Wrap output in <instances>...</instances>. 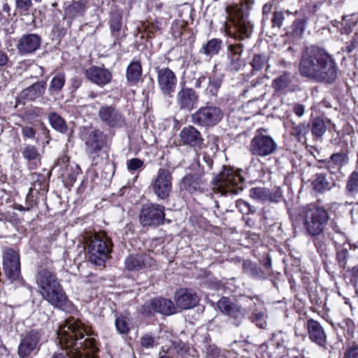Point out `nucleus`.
Masks as SVG:
<instances>
[{
  "mask_svg": "<svg viewBox=\"0 0 358 358\" xmlns=\"http://www.w3.org/2000/svg\"><path fill=\"white\" fill-rule=\"evenodd\" d=\"M244 45L241 42L230 44L227 48V58L229 60L228 68L230 71H238L244 64L241 58Z\"/></svg>",
  "mask_w": 358,
  "mask_h": 358,
  "instance_id": "b1692460",
  "label": "nucleus"
},
{
  "mask_svg": "<svg viewBox=\"0 0 358 358\" xmlns=\"http://www.w3.org/2000/svg\"><path fill=\"white\" fill-rule=\"evenodd\" d=\"M3 270L6 277L12 282L20 278V255L12 248H6L3 256Z\"/></svg>",
  "mask_w": 358,
  "mask_h": 358,
  "instance_id": "a211bd4d",
  "label": "nucleus"
},
{
  "mask_svg": "<svg viewBox=\"0 0 358 358\" xmlns=\"http://www.w3.org/2000/svg\"><path fill=\"white\" fill-rule=\"evenodd\" d=\"M85 4L83 1H73L65 10L66 14L71 17L83 15L85 11Z\"/></svg>",
  "mask_w": 358,
  "mask_h": 358,
  "instance_id": "ea45409f",
  "label": "nucleus"
},
{
  "mask_svg": "<svg viewBox=\"0 0 358 358\" xmlns=\"http://www.w3.org/2000/svg\"><path fill=\"white\" fill-rule=\"evenodd\" d=\"M85 333L84 325L74 317L68 318L59 326L57 338L62 347L75 350L72 352L71 358H81V349L86 351L87 355H93L98 352L96 342L94 338H87L83 341Z\"/></svg>",
  "mask_w": 358,
  "mask_h": 358,
  "instance_id": "f03ea898",
  "label": "nucleus"
},
{
  "mask_svg": "<svg viewBox=\"0 0 358 358\" xmlns=\"http://www.w3.org/2000/svg\"><path fill=\"white\" fill-rule=\"evenodd\" d=\"M16 8L19 12H27L32 6L31 0H15Z\"/></svg>",
  "mask_w": 358,
  "mask_h": 358,
  "instance_id": "e2e57ef3",
  "label": "nucleus"
},
{
  "mask_svg": "<svg viewBox=\"0 0 358 358\" xmlns=\"http://www.w3.org/2000/svg\"><path fill=\"white\" fill-rule=\"evenodd\" d=\"M350 248V245L349 243H344L340 252L338 253L337 252V260L339 264L343 267H345L346 264V258Z\"/></svg>",
  "mask_w": 358,
  "mask_h": 358,
  "instance_id": "13d9d810",
  "label": "nucleus"
},
{
  "mask_svg": "<svg viewBox=\"0 0 358 358\" xmlns=\"http://www.w3.org/2000/svg\"><path fill=\"white\" fill-rule=\"evenodd\" d=\"M357 22V17L352 15H348L343 18L342 24L344 26L342 33L349 34L352 31V28L356 25Z\"/></svg>",
  "mask_w": 358,
  "mask_h": 358,
  "instance_id": "603ef678",
  "label": "nucleus"
},
{
  "mask_svg": "<svg viewBox=\"0 0 358 358\" xmlns=\"http://www.w3.org/2000/svg\"><path fill=\"white\" fill-rule=\"evenodd\" d=\"M45 115L44 110L39 107H34L26 111L24 117L27 120L31 121Z\"/></svg>",
  "mask_w": 358,
  "mask_h": 358,
  "instance_id": "6e6d98bb",
  "label": "nucleus"
},
{
  "mask_svg": "<svg viewBox=\"0 0 358 358\" xmlns=\"http://www.w3.org/2000/svg\"><path fill=\"white\" fill-rule=\"evenodd\" d=\"M312 185L313 189L317 192H322L329 189V182L326 178L322 174L316 176V178L313 180Z\"/></svg>",
  "mask_w": 358,
  "mask_h": 358,
  "instance_id": "09e8293b",
  "label": "nucleus"
},
{
  "mask_svg": "<svg viewBox=\"0 0 358 358\" xmlns=\"http://www.w3.org/2000/svg\"><path fill=\"white\" fill-rule=\"evenodd\" d=\"M284 21L285 15L282 11L273 12L271 18V29L274 31H279L283 25Z\"/></svg>",
  "mask_w": 358,
  "mask_h": 358,
  "instance_id": "49530a36",
  "label": "nucleus"
},
{
  "mask_svg": "<svg viewBox=\"0 0 358 358\" xmlns=\"http://www.w3.org/2000/svg\"><path fill=\"white\" fill-rule=\"evenodd\" d=\"M122 27V16L118 11H113L110 13V28L112 34L116 38L113 43V46L120 45L119 39L120 32Z\"/></svg>",
  "mask_w": 358,
  "mask_h": 358,
  "instance_id": "7c9ffc66",
  "label": "nucleus"
},
{
  "mask_svg": "<svg viewBox=\"0 0 358 358\" xmlns=\"http://www.w3.org/2000/svg\"><path fill=\"white\" fill-rule=\"evenodd\" d=\"M174 299L177 306L185 310L194 307L199 301L196 293L188 289H180L176 291Z\"/></svg>",
  "mask_w": 358,
  "mask_h": 358,
  "instance_id": "a878e982",
  "label": "nucleus"
},
{
  "mask_svg": "<svg viewBox=\"0 0 358 358\" xmlns=\"http://www.w3.org/2000/svg\"><path fill=\"white\" fill-rule=\"evenodd\" d=\"M21 152L23 157L28 161L34 160L39 156L38 149L30 144L24 145L21 149Z\"/></svg>",
  "mask_w": 358,
  "mask_h": 358,
  "instance_id": "a18cd8bd",
  "label": "nucleus"
},
{
  "mask_svg": "<svg viewBox=\"0 0 358 358\" xmlns=\"http://www.w3.org/2000/svg\"><path fill=\"white\" fill-rule=\"evenodd\" d=\"M268 195V189L265 187H253L250 190V197L259 201H267Z\"/></svg>",
  "mask_w": 358,
  "mask_h": 358,
  "instance_id": "c03bdc74",
  "label": "nucleus"
},
{
  "mask_svg": "<svg viewBox=\"0 0 358 358\" xmlns=\"http://www.w3.org/2000/svg\"><path fill=\"white\" fill-rule=\"evenodd\" d=\"M154 264V259L145 253L129 255L124 259V268L129 271H140Z\"/></svg>",
  "mask_w": 358,
  "mask_h": 358,
  "instance_id": "aec40b11",
  "label": "nucleus"
},
{
  "mask_svg": "<svg viewBox=\"0 0 358 358\" xmlns=\"http://www.w3.org/2000/svg\"><path fill=\"white\" fill-rule=\"evenodd\" d=\"M141 312L143 315L145 316L151 315L157 312V310L154 306V299L145 303L141 307Z\"/></svg>",
  "mask_w": 358,
  "mask_h": 358,
  "instance_id": "052dcab7",
  "label": "nucleus"
},
{
  "mask_svg": "<svg viewBox=\"0 0 358 358\" xmlns=\"http://www.w3.org/2000/svg\"><path fill=\"white\" fill-rule=\"evenodd\" d=\"M84 74L90 81L99 86L107 85L112 79V73L108 69L96 66L87 69Z\"/></svg>",
  "mask_w": 358,
  "mask_h": 358,
  "instance_id": "393cba45",
  "label": "nucleus"
},
{
  "mask_svg": "<svg viewBox=\"0 0 358 358\" xmlns=\"http://www.w3.org/2000/svg\"><path fill=\"white\" fill-rule=\"evenodd\" d=\"M242 266L243 272L255 279H264L266 277V272L251 260H243Z\"/></svg>",
  "mask_w": 358,
  "mask_h": 358,
  "instance_id": "473e14b6",
  "label": "nucleus"
},
{
  "mask_svg": "<svg viewBox=\"0 0 358 358\" xmlns=\"http://www.w3.org/2000/svg\"><path fill=\"white\" fill-rule=\"evenodd\" d=\"M272 9V4L271 3H266L263 6L262 9V24L263 28L266 29L269 25V17L268 15Z\"/></svg>",
  "mask_w": 358,
  "mask_h": 358,
  "instance_id": "680f3d73",
  "label": "nucleus"
},
{
  "mask_svg": "<svg viewBox=\"0 0 358 358\" xmlns=\"http://www.w3.org/2000/svg\"><path fill=\"white\" fill-rule=\"evenodd\" d=\"M36 283L43 299L54 308L68 312L73 309V305L68 299L55 272L41 268L37 273Z\"/></svg>",
  "mask_w": 358,
  "mask_h": 358,
  "instance_id": "7ed1b4c3",
  "label": "nucleus"
},
{
  "mask_svg": "<svg viewBox=\"0 0 358 358\" xmlns=\"http://www.w3.org/2000/svg\"><path fill=\"white\" fill-rule=\"evenodd\" d=\"M194 172L186 174L180 180V189L190 194L203 193L207 186L205 171L199 163L193 165Z\"/></svg>",
  "mask_w": 358,
  "mask_h": 358,
  "instance_id": "6e6552de",
  "label": "nucleus"
},
{
  "mask_svg": "<svg viewBox=\"0 0 358 358\" xmlns=\"http://www.w3.org/2000/svg\"><path fill=\"white\" fill-rule=\"evenodd\" d=\"M282 198V194L280 190L271 191L268 189V195L267 196V201L278 203Z\"/></svg>",
  "mask_w": 358,
  "mask_h": 358,
  "instance_id": "774afa93",
  "label": "nucleus"
},
{
  "mask_svg": "<svg viewBox=\"0 0 358 358\" xmlns=\"http://www.w3.org/2000/svg\"><path fill=\"white\" fill-rule=\"evenodd\" d=\"M154 306L157 313L170 315L176 313V307L173 301L164 298L154 299Z\"/></svg>",
  "mask_w": 358,
  "mask_h": 358,
  "instance_id": "72a5a7b5",
  "label": "nucleus"
},
{
  "mask_svg": "<svg viewBox=\"0 0 358 358\" xmlns=\"http://www.w3.org/2000/svg\"><path fill=\"white\" fill-rule=\"evenodd\" d=\"M199 96L192 88L182 87L177 93L176 103L180 110L190 112L197 106Z\"/></svg>",
  "mask_w": 358,
  "mask_h": 358,
  "instance_id": "412c9836",
  "label": "nucleus"
},
{
  "mask_svg": "<svg viewBox=\"0 0 358 358\" xmlns=\"http://www.w3.org/2000/svg\"><path fill=\"white\" fill-rule=\"evenodd\" d=\"M45 88L46 83L45 82H36L23 90L20 93V98L24 100L34 101L44 94Z\"/></svg>",
  "mask_w": 358,
  "mask_h": 358,
  "instance_id": "c756f323",
  "label": "nucleus"
},
{
  "mask_svg": "<svg viewBox=\"0 0 358 358\" xmlns=\"http://www.w3.org/2000/svg\"><path fill=\"white\" fill-rule=\"evenodd\" d=\"M164 206L155 203H148L143 205L139 220L143 227H158L164 223L165 220Z\"/></svg>",
  "mask_w": 358,
  "mask_h": 358,
  "instance_id": "9d476101",
  "label": "nucleus"
},
{
  "mask_svg": "<svg viewBox=\"0 0 358 358\" xmlns=\"http://www.w3.org/2000/svg\"><path fill=\"white\" fill-rule=\"evenodd\" d=\"M66 82L65 74L64 73H59L56 74L51 80L49 85V92L51 94L59 92Z\"/></svg>",
  "mask_w": 358,
  "mask_h": 358,
  "instance_id": "a19ab883",
  "label": "nucleus"
},
{
  "mask_svg": "<svg viewBox=\"0 0 358 358\" xmlns=\"http://www.w3.org/2000/svg\"><path fill=\"white\" fill-rule=\"evenodd\" d=\"M268 62V59L265 55L259 54L255 55L250 64L252 67V71H259L264 66H266Z\"/></svg>",
  "mask_w": 358,
  "mask_h": 358,
  "instance_id": "37998d69",
  "label": "nucleus"
},
{
  "mask_svg": "<svg viewBox=\"0 0 358 358\" xmlns=\"http://www.w3.org/2000/svg\"><path fill=\"white\" fill-rule=\"evenodd\" d=\"M244 178L238 171L224 166L213 180L214 187L223 195L236 194L243 189Z\"/></svg>",
  "mask_w": 358,
  "mask_h": 358,
  "instance_id": "39448f33",
  "label": "nucleus"
},
{
  "mask_svg": "<svg viewBox=\"0 0 358 358\" xmlns=\"http://www.w3.org/2000/svg\"><path fill=\"white\" fill-rule=\"evenodd\" d=\"M299 73L309 80L333 83L336 80V64L334 57L326 50L318 46L306 48L302 52Z\"/></svg>",
  "mask_w": 358,
  "mask_h": 358,
  "instance_id": "f257e3e1",
  "label": "nucleus"
},
{
  "mask_svg": "<svg viewBox=\"0 0 358 358\" xmlns=\"http://www.w3.org/2000/svg\"><path fill=\"white\" fill-rule=\"evenodd\" d=\"M41 43V38L36 34L23 35L17 44V48L21 55H27L36 52Z\"/></svg>",
  "mask_w": 358,
  "mask_h": 358,
  "instance_id": "5701e85b",
  "label": "nucleus"
},
{
  "mask_svg": "<svg viewBox=\"0 0 358 358\" xmlns=\"http://www.w3.org/2000/svg\"><path fill=\"white\" fill-rule=\"evenodd\" d=\"M158 344V338L154 337L151 334H147L141 338V345L144 348L151 349Z\"/></svg>",
  "mask_w": 358,
  "mask_h": 358,
  "instance_id": "864d4df0",
  "label": "nucleus"
},
{
  "mask_svg": "<svg viewBox=\"0 0 358 358\" xmlns=\"http://www.w3.org/2000/svg\"><path fill=\"white\" fill-rule=\"evenodd\" d=\"M85 140L86 153L94 159L99 155L101 150L107 145V136L103 131L96 129L85 132Z\"/></svg>",
  "mask_w": 358,
  "mask_h": 358,
  "instance_id": "2eb2a0df",
  "label": "nucleus"
},
{
  "mask_svg": "<svg viewBox=\"0 0 358 358\" xmlns=\"http://www.w3.org/2000/svg\"><path fill=\"white\" fill-rule=\"evenodd\" d=\"M101 122L110 128H123L127 126V120L120 109L114 105H103L98 111Z\"/></svg>",
  "mask_w": 358,
  "mask_h": 358,
  "instance_id": "f8f14e48",
  "label": "nucleus"
},
{
  "mask_svg": "<svg viewBox=\"0 0 358 358\" xmlns=\"http://www.w3.org/2000/svg\"><path fill=\"white\" fill-rule=\"evenodd\" d=\"M226 12L229 23L226 25V29L229 32L240 39L249 38L252 32V25L248 20V13L237 5L227 6Z\"/></svg>",
  "mask_w": 358,
  "mask_h": 358,
  "instance_id": "20e7f679",
  "label": "nucleus"
},
{
  "mask_svg": "<svg viewBox=\"0 0 358 358\" xmlns=\"http://www.w3.org/2000/svg\"><path fill=\"white\" fill-rule=\"evenodd\" d=\"M36 131L33 127L22 126V134L24 138L34 139Z\"/></svg>",
  "mask_w": 358,
  "mask_h": 358,
  "instance_id": "0e129e2a",
  "label": "nucleus"
},
{
  "mask_svg": "<svg viewBox=\"0 0 358 358\" xmlns=\"http://www.w3.org/2000/svg\"><path fill=\"white\" fill-rule=\"evenodd\" d=\"M293 76L287 71H283L277 76L272 82V87L277 92L282 94L292 91Z\"/></svg>",
  "mask_w": 358,
  "mask_h": 358,
  "instance_id": "c85d7f7f",
  "label": "nucleus"
},
{
  "mask_svg": "<svg viewBox=\"0 0 358 358\" xmlns=\"http://www.w3.org/2000/svg\"><path fill=\"white\" fill-rule=\"evenodd\" d=\"M346 189L352 195L358 193V172L353 171L349 176L347 181Z\"/></svg>",
  "mask_w": 358,
  "mask_h": 358,
  "instance_id": "79ce46f5",
  "label": "nucleus"
},
{
  "mask_svg": "<svg viewBox=\"0 0 358 358\" xmlns=\"http://www.w3.org/2000/svg\"><path fill=\"white\" fill-rule=\"evenodd\" d=\"M236 206L239 211L243 214H253L256 212L255 207L242 199L238 200Z\"/></svg>",
  "mask_w": 358,
  "mask_h": 358,
  "instance_id": "4d7b16f0",
  "label": "nucleus"
},
{
  "mask_svg": "<svg viewBox=\"0 0 358 358\" xmlns=\"http://www.w3.org/2000/svg\"><path fill=\"white\" fill-rule=\"evenodd\" d=\"M113 243L105 234H96L91 236L87 243V255L91 263L103 266L112 252Z\"/></svg>",
  "mask_w": 358,
  "mask_h": 358,
  "instance_id": "423d86ee",
  "label": "nucleus"
},
{
  "mask_svg": "<svg viewBox=\"0 0 358 358\" xmlns=\"http://www.w3.org/2000/svg\"><path fill=\"white\" fill-rule=\"evenodd\" d=\"M150 187L158 199H166L172 189V176L166 169H159L156 177L152 180Z\"/></svg>",
  "mask_w": 358,
  "mask_h": 358,
  "instance_id": "4468645a",
  "label": "nucleus"
},
{
  "mask_svg": "<svg viewBox=\"0 0 358 358\" xmlns=\"http://www.w3.org/2000/svg\"><path fill=\"white\" fill-rule=\"evenodd\" d=\"M159 88L165 96H173L176 92L178 79L175 73L168 67H155Z\"/></svg>",
  "mask_w": 358,
  "mask_h": 358,
  "instance_id": "f3484780",
  "label": "nucleus"
},
{
  "mask_svg": "<svg viewBox=\"0 0 358 358\" xmlns=\"http://www.w3.org/2000/svg\"><path fill=\"white\" fill-rule=\"evenodd\" d=\"M247 300L250 301L249 308L250 310L253 311L250 320L252 322L255 323L259 328L264 329L266 328L267 323L266 321V316L263 312H257V306H262V302L259 299L258 297H248Z\"/></svg>",
  "mask_w": 358,
  "mask_h": 358,
  "instance_id": "cd10ccee",
  "label": "nucleus"
},
{
  "mask_svg": "<svg viewBox=\"0 0 358 358\" xmlns=\"http://www.w3.org/2000/svg\"><path fill=\"white\" fill-rule=\"evenodd\" d=\"M115 327L120 334H127L129 330V319L124 316H118L115 320Z\"/></svg>",
  "mask_w": 358,
  "mask_h": 358,
  "instance_id": "8fccbe9b",
  "label": "nucleus"
},
{
  "mask_svg": "<svg viewBox=\"0 0 358 358\" xmlns=\"http://www.w3.org/2000/svg\"><path fill=\"white\" fill-rule=\"evenodd\" d=\"M217 306L227 317L229 322L232 325L239 327L245 319V309L227 297H222L217 301Z\"/></svg>",
  "mask_w": 358,
  "mask_h": 358,
  "instance_id": "9b49d317",
  "label": "nucleus"
},
{
  "mask_svg": "<svg viewBox=\"0 0 358 358\" xmlns=\"http://www.w3.org/2000/svg\"><path fill=\"white\" fill-rule=\"evenodd\" d=\"M142 65L139 60L132 61L127 68L126 78L128 83L136 84L142 76Z\"/></svg>",
  "mask_w": 358,
  "mask_h": 358,
  "instance_id": "2f4dec72",
  "label": "nucleus"
},
{
  "mask_svg": "<svg viewBox=\"0 0 358 358\" xmlns=\"http://www.w3.org/2000/svg\"><path fill=\"white\" fill-rule=\"evenodd\" d=\"M326 131V126L323 120L316 118L313 120L312 124V133L313 135L320 137Z\"/></svg>",
  "mask_w": 358,
  "mask_h": 358,
  "instance_id": "3c124183",
  "label": "nucleus"
},
{
  "mask_svg": "<svg viewBox=\"0 0 358 358\" xmlns=\"http://www.w3.org/2000/svg\"><path fill=\"white\" fill-rule=\"evenodd\" d=\"M78 171L79 166L78 165H75V166L71 165L61 171V176L63 178L69 180L70 182H74L78 174Z\"/></svg>",
  "mask_w": 358,
  "mask_h": 358,
  "instance_id": "de8ad7c7",
  "label": "nucleus"
},
{
  "mask_svg": "<svg viewBox=\"0 0 358 358\" xmlns=\"http://www.w3.org/2000/svg\"><path fill=\"white\" fill-rule=\"evenodd\" d=\"M306 327L311 341L320 346H324L327 343V336L321 324L317 321L310 319L307 321Z\"/></svg>",
  "mask_w": 358,
  "mask_h": 358,
  "instance_id": "bb28decb",
  "label": "nucleus"
},
{
  "mask_svg": "<svg viewBox=\"0 0 358 358\" xmlns=\"http://www.w3.org/2000/svg\"><path fill=\"white\" fill-rule=\"evenodd\" d=\"M179 142L180 144L187 145L197 151L203 148L204 139L197 129L193 126H188L180 131Z\"/></svg>",
  "mask_w": 358,
  "mask_h": 358,
  "instance_id": "6ab92c4d",
  "label": "nucleus"
},
{
  "mask_svg": "<svg viewBox=\"0 0 358 358\" xmlns=\"http://www.w3.org/2000/svg\"><path fill=\"white\" fill-rule=\"evenodd\" d=\"M69 157L66 155H62L58 158L57 162L55 166V168H58L59 171L66 169V167L71 166L69 164Z\"/></svg>",
  "mask_w": 358,
  "mask_h": 358,
  "instance_id": "338daca9",
  "label": "nucleus"
},
{
  "mask_svg": "<svg viewBox=\"0 0 358 358\" xmlns=\"http://www.w3.org/2000/svg\"><path fill=\"white\" fill-rule=\"evenodd\" d=\"M223 111L215 106L201 107L191 116L193 124L206 128H210L217 124L223 117Z\"/></svg>",
  "mask_w": 358,
  "mask_h": 358,
  "instance_id": "1a4fd4ad",
  "label": "nucleus"
},
{
  "mask_svg": "<svg viewBox=\"0 0 358 358\" xmlns=\"http://www.w3.org/2000/svg\"><path fill=\"white\" fill-rule=\"evenodd\" d=\"M48 120L50 125L55 130L66 133L68 130L65 120L57 113H50L48 115Z\"/></svg>",
  "mask_w": 358,
  "mask_h": 358,
  "instance_id": "4c0bfd02",
  "label": "nucleus"
},
{
  "mask_svg": "<svg viewBox=\"0 0 358 358\" xmlns=\"http://www.w3.org/2000/svg\"><path fill=\"white\" fill-rule=\"evenodd\" d=\"M170 345L162 346L161 351L166 354H171L172 352H176L179 356H184L189 351V348L181 341H170Z\"/></svg>",
  "mask_w": 358,
  "mask_h": 358,
  "instance_id": "f704fd0d",
  "label": "nucleus"
},
{
  "mask_svg": "<svg viewBox=\"0 0 358 358\" xmlns=\"http://www.w3.org/2000/svg\"><path fill=\"white\" fill-rule=\"evenodd\" d=\"M127 166L129 171H134L142 169L144 166V162L138 158H133L127 160Z\"/></svg>",
  "mask_w": 358,
  "mask_h": 358,
  "instance_id": "bf43d9fd",
  "label": "nucleus"
},
{
  "mask_svg": "<svg viewBox=\"0 0 358 358\" xmlns=\"http://www.w3.org/2000/svg\"><path fill=\"white\" fill-rule=\"evenodd\" d=\"M327 220L328 214L324 208L316 206L306 208L303 225L310 236L320 234L324 231Z\"/></svg>",
  "mask_w": 358,
  "mask_h": 358,
  "instance_id": "0eeeda50",
  "label": "nucleus"
},
{
  "mask_svg": "<svg viewBox=\"0 0 358 358\" xmlns=\"http://www.w3.org/2000/svg\"><path fill=\"white\" fill-rule=\"evenodd\" d=\"M136 29L141 38L151 39L162 32V23L157 18L149 17L145 20L139 22Z\"/></svg>",
  "mask_w": 358,
  "mask_h": 358,
  "instance_id": "4be33fe9",
  "label": "nucleus"
},
{
  "mask_svg": "<svg viewBox=\"0 0 358 358\" xmlns=\"http://www.w3.org/2000/svg\"><path fill=\"white\" fill-rule=\"evenodd\" d=\"M42 331L38 329H32L21 336L17 348V355L20 358H27L32 353H36L40 347Z\"/></svg>",
  "mask_w": 358,
  "mask_h": 358,
  "instance_id": "dca6fc26",
  "label": "nucleus"
},
{
  "mask_svg": "<svg viewBox=\"0 0 358 358\" xmlns=\"http://www.w3.org/2000/svg\"><path fill=\"white\" fill-rule=\"evenodd\" d=\"M278 145L272 137L262 134H256L250 143V152L256 157H267L273 154Z\"/></svg>",
  "mask_w": 358,
  "mask_h": 358,
  "instance_id": "ddd939ff",
  "label": "nucleus"
},
{
  "mask_svg": "<svg viewBox=\"0 0 358 358\" xmlns=\"http://www.w3.org/2000/svg\"><path fill=\"white\" fill-rule=\"evenodd\" d=\"M222 44V41L220 38H212L202 45L199 52L207 57H212L217 55Z\"/></svg>",
  "mask_w": 358,
  "mask_h": 358,
  "instance_id": "c9c22d12",
  "label": "nucleus"
},
{
  "mask_svg": "<svg viewBox=\"0 0 358 358\" xmlns=\"http://www.w3.org/2000/svg\"><path fill=\"white\" fill-rule=\"evenodd\" d=\"M309 131V124L305 122L296 124L292 123L290 134L296 137L299 141L306 140V135Z\"/></svg>",
  "mask_w": 358,
  "mask_h": 358,
  "instance_id": "58836bf2",
  "label": "nucleus"
},
{
  "mask_svg": "<svg viewBox=\"0 0 358 358\" xmlns=\"http://www.w3.org/2000/svg\"><path fill=\"white\" fill-rule=\"evenodd\" d=\"M224 75L214 72L208 78L207 90L212 96H217V92L223 82Z\"/></svg>",
  "mask_w": 358,
  "mask_h": 358,
  "instance_id": "e433bc0d",
  "label": "nucleus"
},
{
  "mask_svg": "<svg viewBox=\"0 0 358 358\" xmlns=\"http://www.w3.org/2000/svg\"><path fill=\"white\" fill-rule=\"evenodd\" d=\"M271 340L277 345L280 348L285 346V339L282 331H278L272 334Z\"/></svg>",
  "mask_w": 358,
  "mask_h": 358,
  "instance_id": "69168bd1",
  "label": "nucleus"
},
{
  "mask_svg": "<svg viewBox=\"0 0 358 358\" xmlns=\"http://www.w3.org/2000/svg\"><path fill=\"white\" fill-rule=\"evenodd\" d=\"M306 20L303 19H297L296 20L292 26V30L293 35L296 36H301L306 28Z\"/></svg>",
  "mask_w": 358,
  "mask_h": 358,
  "instance_id": "5fc2aeb1",
  "label": "nucleus"
}]
</instances>
